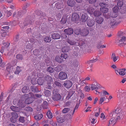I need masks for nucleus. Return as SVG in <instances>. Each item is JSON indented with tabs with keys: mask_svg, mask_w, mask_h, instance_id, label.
Segmentation results:
<instances>
[{
	"mask_svg": "<svg viewBox=\"0 0 126 126\" xmlns=\"http://www.w3.org/2000/svg\"><path fill=\"white\" fill-rule=\"evenodd\" d=\"M25 97H28L25 101V103L27 104L31 103L34 101V100L35 99V95L32 93L23 95L22 99L24 98Z\"/></svg>",
	"mask_w": 126,
	"mask_h": 126,
	"instance_id": "1",
	"label": "nucleus"
},
{
	"mask_svg": "<svg viewBox=\"0 0 126 126\" xmlns=\"http://www.w3.org/2000/svg\"><path fill=\"white\" fill-rule=\"evenodd\" d=\"M52 94V98L54 101H57L61 99V96L58 93V90L57 89H54L53 90Z\"/></svg>",
	"mask_w": 126,
	"mask_h": 126,
	"instance_id": "2",
	"label": "nucleus"
},
{
	"mask_svg": "<svg viewBox=\"0 0 126 126\" xmlns=\"http://www.w3.org/2000/svg\"><path fill=\"white\" fill-rule=\"evenodd\" d=\"M35 42L34 39H31L30 41L27 42L26 48L27 50H30L32 48L33 45L35 43Z\"/></svg>",
	"mask_w": 126,
	"mask_h": 126,
	"instance_id": "3",
	"label": "nucleus"
},
{
	"mask_svg": "<svg viewBox=\"0 0 126 126\" xmlns=\"http://www.w3.org/2000/svg\"><path fill=\"white\" fill-rule=\"evenodd\" d=\"M29 17H27L25 19V20L23 24H21L20 25V27L21 28H23L24 27L23 26V25L24 27L32 23V21L29 19Z\"/></svg>",
	"mask_w": 126,
	"mask_h": 126,
	"instance_id": "4",
	"label": "nucleus"
},
{
	"mask_svg": "<svg viewBox=\"0 0 126 126\" xmlns=\"http://www.w3.org/2000/svg\"><path fill=\"white\" fill-rule=\"evenodd\" d=\"M67 75L64 72H61L59 73L58 76L60 80H63L67 78Z\"/></svg>",
	"mask_w": 126,
	"mask_h": 126,
	"instance_id": "5",
	"label": "nucleus"
},
{
	"mask_svg": "<svg viewBox=\"0 0 126 126\" xmlns=\"http://www.w3.org/2000/svg\"><path fill=\"white\" fill-rule=\"evenodd\" d=\"M95 22L92 18H89L87 21V25L89 27H93L95 24Z\"/></svg>",
	"mask_w": 126,
	"mask_h": 126,
	"instance_id": "6",
	"label": "nucleus"
},
{
	"mask_svg": "<svg viewBox=\"0 0 126 126\" xmlns=\"http://www.w3.org/2000/svg\"><path fill=\"white\" fill-rule=\"evenodd\" d=\"M89 31L86 28H84L81 30L80 34L83 36H85L88 35L89 33Z\"/></svg>",
	"mask_w": 126,
	"mask_h": 126,
	"instance_id": "7",
	"label": "nucleus"
},
{
	"mask_svg": "<svg viewBox=\"0 0 126 126\" xmlns=\"http://www.w3.org/2000/svg\"><path fill=\"white\" fill-rule=\"evenodd\" d=\"M12 116L11 118V122L13 123H15L16 121V119L18 117V114L16 112H12L11 113Z\"/></svg>",
	"mask_w": 126,
	"mask_h": 126,
	"instance_id": "8",
	"label": "nucleus"
},
{
	"mask_svg": "<svg viewBox=\"0 0 126 126\" xmlns=\"http://www.w3.org/2000/svg\"><path fill=\"white\" fill-rule=\"evenodd\" d=\"M107 15L108 16H105L106 18H109L110 16L112 18L115 17L117 16L118 15V13H116L113 11L110 12V13H108Z\"/></svg>",
	"mask_w": 126,
	"mask_h": 126,
	"instance_id": "9",
	"label": "nucleus"
},
{
	"mask_svg": "<svg viewBox=\"0 0 126 126\" xmlns=\"http://www.w3.org/2000/svg\"><path fill=\"white\" fill-rule=\"evenodd\" d=\"M14 69L12 67L9 66L5 70V72L7 75H8L9 74L10 75L11 74L14 72Z\"/></svg>",
	"mask_w": 126,
	"mask_h": 126,
	"instance_id": "10",
	"label": "nucleus"
},
{
	"mask_svg": "<svg viewBox=\"0 0 126 126\" xmlns=\"http://www.w3.org/2000/svg\"><path fill=\"white\" fill-rule=\"evenodd\" d=\"M79 17V15L78 14L74 13L72 14L71 19L73 21H75L78 20Z\"/></svg>",
	"mask_w": 126,
	"mask_h": 126,
	"instance_id": "11",
	"label": "nucleus"
},
{
	"mask_svg": "<svg viewBox=\"0 0 126 126\" xmlns=\"http://www.w3.org/2000/svg\"><path fill=\"white\" fill-rule=\"evenodd\" d=\"M72 83L69 80L65 81L63 83V85L66 88H69L72 86Z\"/></svg>",
	"mask_w": 126,
	"mask_h": 126,
	"instance_id": "12",
	"label": "nucleus"
},
{
	"mask_svg": "<svg viewBox=\"0 0 126 126\" xmlns=\"http://www.w3.org/2000/svg\"><path fill=\"white\" fill-rule=\"evenodd\" d=\"M88 18V16L86 14H82L81 16L80 21L83 22H86Z\"/></svg>",
	"mask_w": 126,
	"mask_h": 126,
	"instance_id": "13",
	"label": "nucleus"
},
{
	"mask_svg": "<svg viewBox=\"0 0 126 126\" xmlns=\"http://www.w3.org/2000/svg\"><path fill=\"white\" fill-rule=\"evenodd\" d=\"M10 108L12 111L16 112H19L21 110V109L19 107L14 106H11Z\"/></svg>",
	"mask_w": 126,
	"mask_h": 126,
	"instance_id": "14",
	"label": "nucleus"
},
{
	"mask_svg": "<svg viewBox=\"0 0 126 126\" xmlns=\"http://www.w3.org/2000/svg\"><path fill=\"white\" fill-rule=\"evenodd\" d=\"M64 32L68 35H70L73 33V30L71 28H68L67 29H64Z\"/></svg>",
	"mask_w": 126,
	"mask_h": 126,
	"instance_id": "15",
	"label": "nucleus"
},
{
	"mask_svg": "<svg viewBox=\"0 0 126 126\" xmlns=\"http://www.w3.org/2000/svg\"><path fill=\"white\" fill-rule=\"evenodd\" d=\"M55 6L56 8L58 9H61L62 8H63L64 7V6L62 1L56 3Z\"/></svg>",
	"mask_w": 126,
	"mask_h": 126,
	"instance_id": "16",
	"label": "nucleus"
},
{
	"mask_svg": "<svg viewBox=\"0 0 126 126\" xmlns=\"http://www.w3.org/2000/svg\"><path fill=\"white\" fill-rule=\"evenodd\" d=\"M74 0H68L67 2L68 5L71 7H73L76 4Z\"/></svg>",
	"mask_w": 126,
	"mask_h": 126,
	"instance_id": "17",
	"label": "nucleus"
},
{
	"mask_svg": "<svg viewBox=\"0 0 126 126\" xmlns=\"http://www.w3.org/2000/svg\"><path fill=\"white\" fill-rule=\"evenodd\" d=\"M109 23V24L111 26L116 25L118 24V23H117L116 20L113 18L110 19Z\"/></svg>",
	"mask_w": 126,
	"mask_h": 126,
	"instance_id": "18",
	"label": "nucleus"
},
{
	"mask_svg": "<svg viewBox=\"0 0 126 126\" xmlns=\"http://www.w3.org/2000/svg\"><path fill=\"white\" fill-rule=\"evenodd\" d=\"M61 37V35L58 33H54L52 34V38L54 39H59Z\"/></svg>",
	"mask_w": 126,
	"mask_h": 126,
	"instance_id": "19",
	"label": "nucleus"
},
{
	"mask_svg": "<svg viewBox=\"0 0 126 126\" xmlns=\"http://www.w3.org/2000/svg\"><path fill=\"white\" fill-rule=\"evenodd\" d=\"M126 40V37L123 36L122 37L120 40H119L118 42L120 45H122V46H124L126 44V43H124Z\"/></svg>",
	"mask_w": 126,
	"mask_h": 126,
	"instance_id": "20",
	"label": "nucleus"
},
{
	"mask_svg": "<svg viewBox=\"0 0 126 126\" xmlns=\"http://www.w3.org/2000/svg\"><path fill=\"white\" fill-rule=\"evenodd\" d=\"M71 65L75 67H78L79 65V62L76 60L73 61L71 63Z\"/></svg>",
	"mask_w": 126,
	"mask_h": 126,
	"instance_id": "21",
	"label": "nucleus"
},
{
	"mask_svg": "<svg viewBox=\"0 0 126 126\" xmlns=\"http://www.w3.org/2000/svg\"><path fill=\"white\" fill-rule=\"evenodd\" d=\"M67 42L69 44L71 45H74L76 43V42L74 41V40H70L67 39L66 40Z\"/></svg>",
	"mask_w": 126,
	"mask_h": 126,
	"instance_id": "22",
	"label": "nucleus"
},
{
	"mask_svg": "<svg viewBox=\"0 0 126 126\" xmlns=\"http://www.w3.org/2000/svg\"><path fill=\"white\" fill-rule=\"evenodd\" d=\"M116 2H117V5L118 6L122 7L123 5L124 2L122 0H115Z\"/></svg>",
	"mask_w": 126,
	"mask_h": 126,
	"instance_id": "23",
	"label": "nucleus"
},
{
	"mask_svg": "<svg viewBox=\"0 0 126 126\" xmlns=\"http://www.w3.org/2000/svg\"><path fill=\"white\" fill-rule=\"evenodd\" d=\"M103 18L101 17H98L96 18V22L99 24H101L103 21Z\"/></svg>",
	"mask_w": 126,
	"mask_h": 126,
	"instance_id": "24",
	"label": "nucleus"
},
{
	"mask_svg": "<svg viewBox=\"0 0 126 126\" xmlns=\"http://www.w3.org/2000/svg\"><path fill=\"white\" fill-rule=\"evenodd\" d=\"M111 58L114 62H115L119 59L118 56H116L114 53H113L112 54Z\"/></svg>",
	"mask_w": 126,
	"mask_h": 126,
	"instance_id": "25",
	"label": "nucleus"
},
{
	"mask_svg": "<svg viewBox=\"0 0 126 126\" xmlns=\"http://www.w3.org/2000/svg\"><path fill=\"white\" fill-rule=\"evenodd\" d=\"M55 60L58 63H61L63 62V58H62L60 57L59 56L56 57L55 58Z\"/></svg>",
	"mask_w": 126,
	"mask_h": 126,
	"instance_id": "26",
	"label": "nucleus"
},
{
	"mask_svg": "<svg viewBox=\"0 0 126 126\" xmlns=\"http://www.w3.org/2000/svg\"><path fill=\"white\" fill-rule=\"evenodd\" d=\"M67 17L66 16H64L62 18L61 20V23L62 24H64L65 23L67 20Z\"/></svg>",
	"mask_w": 126,
	"mask_h": 126,
	"instance_id": "27",
	"label": "nucleus"
},
{
	"mask_svg": "<svg viewBox=\"0 0 126 126\" xmlns=\"http://www.w3.org/2000/svg\"><path fill=\"white\" fill-rule=\"evenodd\" d=\"M94 9L92 7H89L87 9V12L90 14H92L94 13Z\"/></svg>",
	"mask_w": 126,
	"mask_h": 126,
	"instance_id": "28",
	"label": "nucleus"
},
{
	"mask_svg": "<svg viewBox=\"0 0 126 126\" xmlns=\"http://www.w3.org/2000/svg\"><path fill=\"white\" fill-rule=\"evenodd\" d=\"M70 49V47L68 46L64 47L62 48V51L63 52H68Z\"/></svg>",
	"mask_w": 126,
	"mask_h": 126,
	"instance_id": "29",
	"label": "nucleus"
},
{
	"mask_svg": "<svg viewBox=\"0 0 126 126\" xmlns=\"http://www.w3.org/2000/svg\"><path fill=\"white\" fill-rule=\"evenodd\" d=\"M43 115L41 114L37 115L34 116L35 119L36 120H39L41 119L43 117Z\"/></svg>",
	"mask_w": 126,
	"mask_h": 126,
	"instance_id": "30",
	"label": "nucleus"
},
{
	"mask_svg": "<svg viewBox=\"0 0 126 126\" xmlns=\"http://www.w3.org/2000/svg\"><path fill=\"white\" fill-rule=\"evenodd\" d=\"M29 89V87L25 86L23 87L22 89V91L23 93H28V91Z\"/></svg>",
	"mask_w": 126,
	"mask_h": 126,
	"instance_id": "31",
	"label": "nucleus"
},
{
	"mask_svg": "<svg viewBox=\"0 0 126 126\" xmlns=\"http://www.w3.org/2000/svg\"><path fill=\"white\" fill-rule=\"evenodd\" d=\"M18 105L20 107L22 108H24L25 106V104L21 100H19L18 104Z\"/></svg>",
	"mask_w": 126,
	"mask_h": 126,
	"instance_id": "32",
	"label": "nucleus"
},
{
	"mask_svg": "<svg viewBox=\"0 0 126 126\" xmlns=\"http://www.w3.org/2000/svg\"><path fill=\"white\" fill-rule=\"evenodd\" d=\"M107 7H101L100 8V10L101 12L103 13H107L108 11V9Z\"/></svg>",
	"mask_w": 126,
	"mask_h": 126,
	"instance_id": "33",
	"label": "nucleus"
},
{
	"mask_svg": "<svg viewBox=\"0 0 126 126\" xmlns=\"http://www.w3.org/2000/svg\"><path fill=\"white\" fill-rule=\"evenodd\" d=\"M44 80L41 78H40L37 79V83L40 85H42L44 84Z\"/></svg>",
	"mask_w": 126,
	"mask_h": 126,
	"instance_id": "34",
	"label": "nucleus"
},
{
	"mask_svg": "<svg viewBox=\"0 0 126 126\" xmlns=\"http://www.w3.org/2000/svg\"><path fill=\"white\" fill-rule=\"evenodd\" d=\"M45 80L47 81L48 83H50V82H52L53 80L52 78L51 77L48 75L46 76Z\"/></svg>",
	"mask_w": 126,
	"mask_h": 126,
	"instance_id": "35",
	"label": "nucleus"
},
{
	"mask_svg": "<svg viewBox=\"0 0 126 126\" xmlns=\"http://www.w3.org/2000/svg\"><path fill=\"white\" fill-rule=\"evenodd\" d=\"M57 122L60 123H62L64 121V119L60 116L57 117Z\"/></svg>",
	"mask_w": 126,
	"mask_h": 126,
	"instance_id": "36",
	"label": "nucleus"
},
{
	"mask_svg": "<svg viewBox=\"0 0 126 126\" xmlns=\"http://www.w3.org/2000/svg\"><path fill=\"white\" fill-rule=\"evenodd\" d=\"M75 93L74 91H71L69 92L68 94V95L66 97V99H69Z\"/></svg>",
	"mask_w": 126,
	"mask_h": 126,
	"instance_id": "37",
	"label": "nucleus"
},
{
	"mask_svg": "<svg viewBox=\"0 0 126 126\" xmlns=\"http://www.w3.org/2000/svg\"><path fill=\"white\" fill-rule=\"evenodd\" d=\"M99 4V6L101 7H108V5L105 2H100Z\"/></svg>",
	"mask_w": 126,
	"mask_h": 126,
	"instance_id": "38",
	"label": "nucleus"
},
{
	"mask_svg": "<svg viewBox=\"0 0 126 126\" xmlns=\"http://www.w3.org/2000/svg\"><path fill=\"white\" fill-rule=\"evenodd\" d=\"M121 109L119 108H117L116 110H114L112 112L113 114H114L115 113H116L117 114L119 113L121 111Z\"/></svg>",
	"mask_w": 126,
	"mask_h": 126,
	"instance_id": "39",
	"label": "nucleus"
},
{
	"mask_svg": "<svg viewBox=\"0 0 126 126\" xmlns=\"http://www.w3.org/2000/svg\"><path fill=\"white\" fill-rule=\"evenodd\" d=\"M33 52L34 55L36 56H39L41 53L40 52L39 50L36 49H35L33 50Z\"/></svg>",
	"mask_w": 126,
	"mask_h": 126,
	"instance_id": "40",
	"label": "nucleus"
},
{
	"mask_svg": "<svg viewBox=\"0 0 126 126\" xmlns=\"http://www.w3.org/2000/svg\"><path fill=\"white\" fill-rule=\"evenodd\" d=\"M24 110L27 112H32L33 111V109L30 107H26L24 109Z\"/></svg>",
	"mask_w": 126,
	"mask_h": 126,
	"instance_id": "41",
	"label": "nucleus"
},
{
	"mask_svg": "<svg viewBox=\"0 0 126 126\" xmlns=\"http://www.w3.org/2000/svg\"><path fill=\"white\" fill-rule=\"evenodd\" d=\"M51 38L49 37L46 36L44 38V41L46 43H49L51 40Z\"/></svg>",
	"mask_w": 126,
	"mask_h": 126,
	"instance_id": "42",
	"label": "nucleus"
},
{
	"mask_svg": "<svg viewBox=\"0 0 126 126\" xmlns=\"http://www.w3.org/2000/svg\"><path fill=\"white\" fill-rule=\"evenodd\" d=\"M45 95L46 96H48L51 95V92L50 91L45 90L44 92Z\"/></svg>",
	"mask_w": 126,
	"mask_h": 126,
	"instance_id": "43",
	"label": "nucleus"
},
{
	"mask_svg": "<svg viewBox=\"0 0 126 126\" xmlns=\"http://www.w3.org/2000/svg\"><path fill=\"white\" fill-rule=\"evenodd\" d=\"M51 84L50 83H48L45 86L46 88L49 90L51 89L52 87L51 86Z\"/></svg>",
	"mask_w": 126,
	"mask_h": 126,
	"instance_id": "44",
	"label": "nucleus"
},
{
	"mask_svg": "<svg viewBox=\"0 0 126 126\" xmlns=\"http://www.w3.org/2000/svg\"><path fill=\"white\" fill-rule=\"evenodd\" d=\"M94 15L95 16H99L102 14V13L98 11H95L94 12Z\"/></svg>",
	"mask_w": 126,
	"mask_h": 126,
	"instance_id": "45",
	"label": "nucleus"
},
{
	"mask_svg": "<svg viewBox=\"0 0 126 126\" xmlns=\"http://www.w3.org/2000/svg\"><path fill=\"white\" fill-rule=\"evenodd\" d=\"M62 69V67L61 65H59L55 68L54 70L57 72L60 71Z\"/></svg>",
	"mask_w": 126,
	"mask_h": 126,
	"instance_id": "46",
	"label": "nucleus"
},
{
	"mask_svg": "<svg viewBox=\"0 0 126 126\" xmlns=\"http://www.w3.org/2000/svg\"><path fill=\"white\" fill-rule=\"evenodd\" d=\"M31 89L32 91L37 92L38 89L36 87L34 86H31Z\"/></svg>",
	"mask_w": 126,
	"mask_h": 126,
	"instance_id": "47",
	"label": "nucleus"
},
{
	"mask_svg": "<svg viewBox=\"0 0 126 126\" xmlns=\"http://www.w3.org/2000/svg\"><path fill=\"white\" fill-rule=\"evenodd\" d=\"M125 71V69L123 68L122 69V70H120V71L119 72V74L122 76L124 75L125 74L124 72Z\"/></svg>",
	"mask_w": 126,
	"mask_h": 126,
	"instance_id": "48",
	"label": "nucleus"
},
{
	"mask_svg": "<svg viewBox=\"0 0 126 126\" xmlns=\"http://www.w3.org/2000/svg\"><path fill=\"white\" fill-rule=\"evenodd\" d=\"M68 55L67 54L64 53L62 54L61 55V57L63 58V59H66L68 57Z\"/></svg>",
	"mask_w": 126,
	"mask_h": 126,
	"instance_id": "49",
	"label": "nucleus"
},
{
	"mask_svg": "<svg viewBox=\"0 0 126 126\" xmlns=\"http://www.w3.org/2000/svg\"><path fill=\"white\" fill-rule=\"evenodd\" d=\"M119 8L117 6H115L112 9L113 11L118 13Z\"/></svg>",
	"mask_w": 126,
	"mask_h": 126,
	"instance_id": "50",
	"label": "nucleus"
},
{
	"mask_svg": "<svg viewBox=\"0 0 126 126\" xmlns=\"http://www.w3.org/2000/svg\"><path fill=\"white\" fill-rule=\"evenodd\" d=\"M47 115L48 117L50 119L52 117V113L50 112V110H48V111L47 113Z\"/></svg>",
	"mask_w": 126,
	"mask_h": 126,
	"instance_id": "51",
	"label": "nucleus"
},
{
	"mask_svg": "<svg viewBox=\"0 0 126 126\" xmlns=\"http://www.w3.org/2000/svg\"><path fill=\"white\" fill-rule=\"evenodd\" d=\"M81 29H76L74 31V33L78 35L80 34L81 33Z\"/></svg>",
	"mask_w": 126,
	"mask_h": 126,
	"instance_id": "52",
	"label": "nucleus"
},
{
	"mask_svg": "<svg viewBox=\"0 0 126 126\" xmlns=\"http://www.w3.org/2000/svg\"><path fill=\"white\" fill-rule=\"evenodd\" d=\"M91 86L90 88L92 90L95 89L97 90L98 89V87L95 85L92 84L91 85Z\"/></svg>",
	"mask_w": 126,
	"mask_h": 126,
	"instance_id": "53",
	"label": "nucleus"
},
{
	"mask_svg": "<svg viewBox=\"0 0 126 126\" xmlns=\"http://www.w3.org/2000/svg\"><path fill=\"white\" fill-rule=\"evenodd\" d=\"M31 83L32 84L34 85L37 83V80L36 78H32L31 80Z\"/></svg>",
	"mask_w": 126,
	"mask_h": 126,
	"instance_id": "54",
	"label": "nucleus"
},
{
	"mask_svg": "<svg viewBox=\"0 0 126 126\" xmlns=\"http://www.w3.org/2000/svg\"><path fill=\"white\" fill-rule=\"evenodd\" d=\"M47 71L49 73H52L54 71V69L53 68H52V67H50L47 68Z\"/></svg>",
	"mask_w": 126,
	"mask_h": 126,
	"instance_id": "55",
	"label": "nucleus"
},
{
	"mask_svg": "<svg viewBox=\"0 0 126 126\" xmlns=\"http://www.w3.org/2000/svg\"><path fill=\"white\" fill-rule=\"evenodd\" d=\"M21 71L20 67L19 66H17L16 67V70L15 72V73L16 74H18Z\"/></svg>",
	"mask_w": 126,
	"mask_h": 126,
	"instance_id": "56",
	"label": "nucleus"
},
{
	"mask_svg": "<svg viewBox=\"0 0 126 126\" xmlns=\"http://www.w3.org/2000/svg\"><path fill=\"white\" fill-rule=\"evenodd\" d=\"M37 14L38 15L40 16H46V14L44 13H43L41 11H39L37 13Z\"/></svg>",
	"mask_w": 126,
	"mask_h": 126,
	"instance_id": "57",
	"label": "nucleus"
},
{
	"mask_svg": "<svg viewBox=\"0 0 126 126\" xmlns=\"http://www.w3.org/2000/svg\"><path fill=\"white\" fill-rule=\"evenodd\" d=\"M45 62L46 63L47 65H49L50 64V60L49 58H47L45 59Z\"/></svg>",
	"mask_w": 126,
	"mask_h": 126,
	"instance_id": "58",
	"label": "nucleus"
},
{
	"mask_svg": "<svg viewBox=\"0 0 126 126\" xmlns=\"http://www.w3.org/2000/svg\"><path fill=\"white\" fill-rule=\"evenodd\" d=\"M16 58L18 60H22L23 59V57L21 55L18 54L16 55Z\"/></svg>",
	"mask_w": 126,
	"mask_h": 126,
	"instance_id": "59",
	"label": "nucleus"
},
{
	"mask_svg": "<svg viewBox=\"0 0 126 126\" xmlns=\"http://www.w3.org/2000/svg\"><path fill=\"white\" fill-rule=\"evenodd\" d=\"M70 109L68 108H65L63 110L62 112L63 113H66L70 110Z\"/></svg>",
	"mask_w": 126,
	"mask_h": 126,
	"instance_id": "60",
	"label": "nucleus"
},
{
	"mask_svg": "<svg viewBox=\"0 0 126 126\" xmlns=\"http://www.w3.org/2000/svg\"><path fill=\"white\" fill-rule=\"evenodd\" d=\"M81 47L83 49V50H85L86 49V48L87 47V46L86 44L84 43L82 45H81Z\"/></svg>",
	"mask_w": 126,
	"mask_h": 126,
	"instance_id": "61",
	"label": "nucleus"
},
{
	"mask_svg": "<svg viewBox=\"0 0 126 126\" xmlns=\"http://www.w3.org/2000/svg\"><path fill=\"white\" fill-rule=\"evenodd\" d=\"M19 121L21 123H24L25 121V118L23 117H20L19 119Z\"/></svg>",
	"mask_w": 126,
	"mask_h": 126,
	"instance_id": "62",
	"label": "nucleus"
},
{
	"mask_svg": "<svg viewBox=\"0 0 126 126\" xmlns=\"http://www.w3.org/2000/svg\"><path fill=\"white\" fill-rule=\"evenodd\" d=\"M30 6V4L28 3H26L24 5L23 7V9H25L27 7H29Z\"/></svg>",
	"mask_w": 126,
	"mask_h": 126,
	"instance_id": "63",
	"label": "nucleus"
},
{
	"mask_svg": "<svg viewBox=\"0 0 126 126\" xmlns=\"http://www.w3.org/2000/svg\"><path fill=\"white\" fill-rule=\"evenodd\" d=\"M19 100L14 99L13 101V103L15 105H16V104L18 105V102H19Z\"/></svg>",
	"mask_w": 126,
	"mask_h": 126,
	"instance_id": "64",
	"label": "nucleus"
}]
</instances>
